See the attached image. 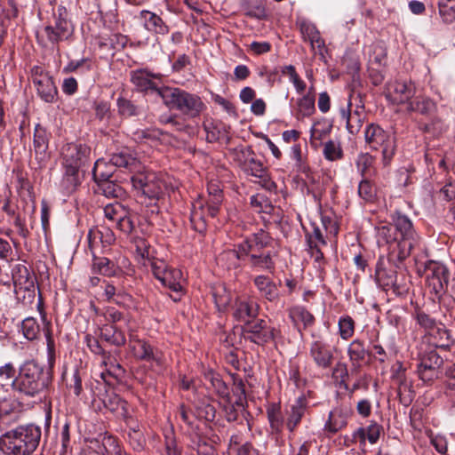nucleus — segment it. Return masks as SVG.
I'll return each instance as SVG.
<instances>
[{
  "instance_id": "338daca9",
  "label": "nucleus",
  "mask_w": 455,
  "mask_h": 455,
  "mask_svg": "<svg viewBox=\"0 0 455 455\" xmlns=\"http://www.w3.org/2000/svg\"><path fill=\"white\" fill-rule=\"evenodd\" d=\"M81 68H84L85 71L91 70L92 69L91 61L88 59H81L79 60H72L67 65V67L65 68V70H67L68 72H76Z\"/></svg>"
},
{
  "instance_id": "774afa93",
  "label": "nucleus",
  "mask_w": 455,
  "mask_h": 455,
  "mask_svg": "<svg viewBox=\"0 0 455 455\" xmlns=\"http://www.w3.org/2000/svg\"><path fill=\"white\" fill-rule=\"evenodd\" d=\"M392 378L401 386L405 381V368L401 362H396L392 368Z\"/></svg>"
},
{
  "instance_id": "72a5a7b5",
  "label": "nucleus",
  "mask_w": 455,
  "mask_h": 455,
  "mask_svg": "<svg viewBox=\"0 0 455 455\" xmlns=\"http://www.w3.org/2000/svg\"><path fill=\"white\" fill-rule=\"evenodd\" d=\"M240 260H244L243 255L242 254L241 243L238 244L237 249L225 250L217 257V263L228 269L237 267Z\"/></svg>"
},
{
  "instance_id": "bb28decb",
  "label": "nucleus",
  "mask_w": 455,
  "mask_h": 455,
  "mask_svg": "<svg viewBox=\"0 0 455 455\" xmlns=\"http://www.w3.org/2000/svg\"><path fill=\"white\" fill-rule=\"evenodd\" d=\"M367 350L361 339H354L347 347V355L351 364V373H357L365 360Z\"/></svg>"
},
{
  "instance_id": "9b49d317",
  "label": "nucleus",
  "mask_w": 455,
  "mask_h": 455,
  "mask_svg": "<svg viewBox=\"0 0 455 455\" xmlns=\"http://www.w3.org/2000/svg\"><path fill=\"white\" fill-rule=\"evenodd\" d=\"M130 349L138 360L146 361L159 369L165 366V357L162 351L155 348L145 339H131Z\"/></svg>"
},
{
  "instance_id": "8fccbe9b",
  "label": "nucleus",
  "mask_w": 455,
  "mask_h": 455,
  "mask_svg": "<svg viewBox=\"0 0 455 455\" xmlns=\"http://www.w3.org/2000/svg\"><path fill=\"white\" fill-rule=\"evenodd\" d=\"M21 331L27 339L34 340L40 333V326L34 317H27L21 323Z\"/></svg>"
},
{
  "instance_id": "f3484780",
  "label": "nucleus",
  "mask_w": 455,
  "mask_h": 455,
  "mask_svg": "<svg viewBox=\"0 0 455 455\" xmlns=\"http://www.w3.org/2000/svg\"><path fill=\"white\" fill-rule=\"evenodd\" d=\"M90 154V148L84 144L68 143L61 149L64 164L75 172L83 164Z\"/></svg>"
},
{
  "instance_id": "13d9d810",
  "label": "nucleus",
  "mask_w": 455,
  "mask_h": 455,
  "mask_svg": "<svg viewBox=\"0 0 455 455\" xmlns=\"http://www.w3.org/2000/svg\"><path fill=\"white\" fill-rule=\"evenodd\" d=\"M16 369L12 363H7L0 366V383L12 387L13 379L16 377Z\"/></svg>"
},
{
  "instance_id": "412c9836",
  "label": "nucleus",
  "mask_w": 455,
  "mask_h": 455,
  "mask_svg": "<svg viewBox=\"0 0 455 455\" xmlns=\"http://www.w3.org/2000/svg\"><path fill=\"white\" fill-rule=\"evenodd\" d=\"M48 143L49 138L46 130L40 124H36L34 130L33 151L39 167L44 166L49 160Z\"/></svg>"
},
{
  "instance_id": "e2e57ef3",
  "label": "nucleus",
  "mask_w": 455,
  "mask_h": 455,
  "mask_svg": "<svg viewBox=\"0 0 455 455\" xmlns=\"http://www.w3.org/2000/svg\"><path fill=\"white\" fill-rule=\"evenodd\" d=\"M381 427L377 423H371L366 429H360L363 437H366L371 443H376L379 438Z\"/></svg>"
},
{
  "instance_id": "6e6d98bb",
  "label": "nucleus",
  "mask_w": 455,
  "mask_h": 455,
  "mask_svg": "<svg viewBox=\"0 0 455 455\" xmlns=\"http://www.w3.org/2000/svg\"><path fill=\"white\" fill-rule=\"evenodd\" d=\"M205 377L210 380L212 388L220 396L227 397L228 395V388L218 374L209 372Z\"/></svg>"
},
{
  "instance_id": "bf43d9fd",
  "label": "nucleus",
  "mask_w": 455,
  "mask_h": 455,
  "mask_svg": "<svg viewBox=\"0 0 455 455\" xmlns=\"http://www.w3.org/2000/svg\"><path fill=\"white\" fill-rule=\"evenodd\" d=\"M438 12L444 23L451 24L455 21V4H438Z\"/></svg>"
},
{
  "instance_id": "4d7b16f0",
  "label": "nucleus",
  "mask_w": 455,
  "mask_h": 455,
  "mask_svg": "<svg viewBox=\"0 0 455 455\" xmlns=\"http://www.w3.org/2000/svg\"><path fill=\"white\" fill-rule=\"evenodd\" d=\"M306 238L308 247H319L326 245V241L323 238L322 231L318 227L313 226L312 231L307 233Z\"/></svg>"
},
{
  "instance_id": "a211bd4d",
  "label": "nucleus",
  "mask_w": 455,
  "mask_h": 455,
  "mask_svg": "<svg viewBox=\"0 0 455 455\" xmlns=\"http://www.w3.org/2000/svg\"><path fill=\"white\" fill-rule=\"evenodd\" d=\"M309 358L317 368L328 369L334 361L332 347L323 339L312 341L308 347Z\"/></svg>"
},
{
  "instance_id": "3c124183",
  "label": "nucleus",
  "mask_w": 455,
  "mask_h": 455,
  "mask_svg": "<svg viewBox=\"0 0 455 455\" xmlns=\"http://www.w3.org/2000/svg\"><path fill=\"white\" fill-rule=\"evenodd\" d=\"M315 111V97L311 94L304 95L298 100V115L302 117L312 116Z\"/></svg>"
},
{
  "instance_id": "20e7f679",
  "label": "nucleus",
  "mask_w": 455,
  "mask_h": 455,
  "mask_svg": "<svg viewBox=\"0 0 455 455\" xmlns=\"http://www.w3.org/2000/svg\"><path fill=\"white\" fill-rule=\"evenodd\" d=\"M158 95L170 109H176L189 117L198 116L205 108L202 99L180 88L163 87Z\"/></svg>"
},
{
  "instance_id": "79ce46f5",
  "label": "nucleus",
  "mask_w": 455,
  "mask_h": 455,
  "mask_svg": "<svg viewBox=\"0 0 455 455\" xmlns=\"http://www.w3.org/2000/svg\"><path fill=\"white\" fill-rule=\"evenodd\" d=\"M250 267L254 270H265L272 272L275 269V263L272 259V253L267 251V253L260 254L259 256H253L251 259H246Z\"/></svg>"
},
{
  "instance_id": "cd10ccee",
  "label": "nucleus",
  "mask_w": 455,
  "mask_h": 455,
  "mask_svg": "<svg viewBox=\"0 0 455 455\" xmlns=\"http://www.w3.org/2000/svg\"><path fill=\"white\" fill-rule=\"evenodd\" d=\"M155 76L146 69H139L131 73V81L138 90L146 92H156L158 95V91L163 87H156L151 80V77Z\"/></svg>"
},
{
  "instance_id": "6ab92c4d",
  "label": "nucleus",
  "mask_w": 455,
  "mask_h": 455,
  "mask_svg": "<svg viewBox=\"0 0 455 455\" xmlns=\"http://www.w3.org/2000/svg\"><path fill=\"white\" fill-rule=\"evenodd\" d=\"M270 242V236L264 230L260 229L259 232L254 233L251 237L241 243V250L244 260L251 259L252 255L259 256L267 253V251L263 250L268 246Z\"/></svg>"
},
{
  "instance_id": "f704fd0d",
  "label": "nucleus",
  "mask_w": 455,
  "mask_h": 455,
  "mask_svg": "<svg viewBox=\"0 0 455 455\" xmlns=\"http://www.w3.org/2000/svg\"><path fill=\"white\" fill-rule=\"evenodd\" d=\"M160 282L171 291L180 292L182 291L185 279L181 270L178 268H169L160 279Z\"/></svg>"
},
{
  "instance_id": "0e129e2a",
  "label": "nucleus",
  "mask_w": 455,
  "mask_h": 455,
  "mask_svg": "<svg viewBox=\"0 0 455 455\" xmlns=\"http://www.w3.org/2000/svg\"><path fill=\"white\" fill-rule=\"evenodd\" d=\"M117 108L120 115L124 116H132L136 115V107L128 100L124 98L117 99Z\"/></svg>"
},
{
  "instance_id": "ea45409f",
  "label": "nucleus",
  "mask_w": 455,
  "mask_h": 455,
  "mask_svg": "<svg viewBox=\"0 0 455 455\" xmlns=\"http://www.w3.org/2000/svg\"><path fill=\"white\" fill-rule=\"evenodd\" d=\"M93 257L92 269L94 272L107 276L116 275L118 272V267L116 264L105 257Z\"/></svg>"
},
{
  "instance_id": "7ed1b4c3",
  "label": "nucleus",
  "mask_w": 455,
  "mask_h": 455,
  "mask_svg": "<svg viewBox=\"0 0 455 455\" xmlns=\"http://www.w3.org/2000/svg\"><path fill=\"white\" fill-rule=\"evenodd\" d=\"M208 198L198 196L192 204L190 221L193 228L204 233L208 218H215L220 209L223 194L219 180H211L207 185Z\"/></svg>"
},
{
  "instance_id": "4be33fe9",
  "label": "nucleus",
  "mask_w": 455,
  "mask_h": 455,
  "mask_svg": "<svg viewBox=\"0 0 455 455\" xmlns=\"http://www.w3.org/2000/svg\"><path fill=\"white\" fill-rule=\"evenodd\" d=\"M259 314V305L244 298H237L233 307V316L238 322L249 323L250 320L255 318Z\"/></svg>"
},
{
  "instance_id": "49530a36",
  "label": "nucleus",
  "mask_w": 455,
  "mask_h": 455,
  "mask_svg": "<svg viewBox=\"0 0 455 455\" xmlns=\"http://www.w3.org/2000/svg\"><path fill=\"white\" fill-rule=\"evenodd\" d=\"M375 275L379 285L385 290H388L395 284L396 273L395 270L386 269L378 266Z\"/></svg>"
},
{
  "instance_id": "2f4dec72",
  "label": "nucleus",
  "mask_w": 455,
  "mask_h": 455,
  "mask_svg": "<svg viewBox=\"0 0 455 455\" xmlns=\"http://www.w3.org/2000/svg\"><path fill=\"white\" fill-rule=\"evenodd\" d=\"M259 292L269 301H274L278 299L277 285L266 275H257L253 280Z\"/></svg>"
},
{
  "instance_id": "a19ab883",
  "label": "nucleus",
  "mask_w": 455,
  "mask_h": 455,
  "mask_svg": "<svg viewBox=\"0 0 455 455\" xmlns=\"http://www.w3.org/2000/svg\"><path fill=\"white\" fill-rule=\"evenodd\" d=\"M135 246V257L139 263L148 267V261L151 260V248L149 243L142 237H135L132 240Z\"/></svg>"
},
{
  "instance_id": "f257e3e1",
  "label": "nucleus",
  "mask_w": 455,
  "mask_h": 455,
  "mask_svg": "<svg viewBox=\"0 0 455 455\" xmlns=\"http://www.w3.org/2000/svg\"><path fill=\"white\" fill-rule=\"evenodd\" d=\"M378 235L387 244L388 258L393 261H402L409 257L419 242L411 220L400 212L392 215L391 225L379 228Z\"/></svg>"
},
{
  "instance_id": "4c0bfd02",
  "label": "nucleus",
  "mask_w": 455,
  "mask_h": 455,
  "mask_svg": "<svg viewBox=\"0 0 455 455\" xmlns=\"http://www.w3.org/2000/svg\"><path fill=\"white\" fill-rule=\"evenodd\" d=\"M107 357L105 354L102 355L101 365L104 366V370L100 371V378L106 382L110 383L111 379H117L123 375L124 370L122 367L116 363L114 360H110Z\"/></svg>"
},
{
  "instance_id": "1a4fd4ad",
  "label": "nucleus",
  "mask_w": 455,
  "mask_h": 455,
  "mask_svg": "<svg viewBox=\"0 0 455 455\" xmlns=\"http://www.w3.org/2000/svg\"><path fill=\"white\" fill-rule=\"evenodd\" d=\"M416 84L411 80H396L387 84L385 96L392 105L408 107L416 95Z\"/></svg>"
},
{
  "instance_id": "b1692460",
  "label": "nucleus",
  "mask_w": 455,
  "mask_h": 455,
  "mask_svg": "<svg viewBox=\"0 0 455 455\" xmlns=\"http://www.w3.org/2000/svg\"><path fill=\"white\" fill-rule=\"evenodd\" d=\"M110 162L117 166L124 167L133 174L138 171L144 169L140 161L133 155L129 148H123L118 152L112 154Z\"/></svg>"
},
{
  "instance_id": "7c9ffc66",
  "label": "nucleus",
  "mask_w": 455,
  "mask_h": 455,
  "mask_svg": "<svg viewBox=\"0 0 455 455\" xmlns=\"http://www.w3.org/2000/svg\"><path fill=\"white\" fill-rule=\"evenodd\" d=\"M307 410V400L305 396H299L296 399L294 403L291 406V410L288 412V418L286 421V427L289 431L293 432L296 427L300 422L303 415Z\"/></svg>"
},
{
  "instance_id": "4468645a",
  "label": "nucleus",
  "mask_w": 455,
  "mask_h": 455,
  "mask_svg": "<svg viewBox=\"0 0 455 455\" xmlns=\"http://www.w3.org/2000/svg\"><path fill=\"white\" fill-rule=\"evenodd\" d=\"M31 76L39 97L45 102H53L57 97V88L52 76L39 66L31 68Z\"/></svg>"
},
{
  "instance_id": "e433bc0d",
  "label": "nucleus",
  "mask_w": 455,
  "mask_h": 455,
  "mask_svg": "<svg viewBox=\"0 0 455 455\" xmlns=\"http://www.w3.org/2000/svg\"><path fill=\"white\" fill-rule=\"evenodd\" d=\"M212 298L219 311L225 310L232 300V294L224 283H215L212 289Z\"/></svg>"
},
{
  "instance_id": "473e14b6",
  "label": "nucleus",
  "mask_w": 455,
  "mask_h": 455,
  "mask_svg": "<svg viewBox=\"0 0 455 455\" xmlns=\"http://www.w3.org/2000/svg\"><path fill=\"white\" fill-rule=\"evenodd\" d=\"M428 342L433 347L447 349L452 344V339L450 331L443 323H440L428 334Z\"/></svg>"
},
{
  "instance_id": "c756f323",
  "label": "nucleus",
  "mask_w": 455,
  "mask_h": 455,
  "mask_svg": "<svg viewBox=\"0 0 455 455\" xmlns=\"http://www.w3.org/2000/svg\"><path fill=\"white\" fill-rule=\"evenodd\" d=\"M448 281V271L443 267H437L427 278V285L435 297L440 299L444 292Z\"/></svg>"
},
{
  "instance_id": "9d476101",
  "label": "nucleus",
  "mask_w": 455,
  "mask_h": 455,
  "mask_svg": "<svg viewBox=\"0 0 455 455\" xmlns=\"http://www.w3.org/2000/svg\"><path fill=\"white\" fill-rule=\"evenodd\" d=\"M104 217L124 234H132L135 228L133 216L130 209L118 202L108 204L103 208Z\"/></svg>"
},
{
  "instance_id": "0eeeda50",
  "label": "nucleus",
  "mask_w": 455,
  "mask_h": 455,
  "mask_svg": "<svg viewBox=\"0 0 455 455\" xmlns=\"http://www.w3.org/2000/svg\"><path fill=\"white\" fill-rule=\"evenodd\" d=\"M365 142L373 150L381 149L383 163L388 164L395 151V137L379 124H369L364 132Z\"/></svg>"
},
{
  "instance_id": "37998d69",
  "label": "nucleus",
  "mask_w": 455,
  "mask_h": 455,
  "mask_svg": "<svg viewBox=\"0 0 455 455\" xmlns=\"http://www.w3.org/2000/svg\"><path fill=\"white\" fill-rule=\"evenodd\" d=\"M374 158L369 153H361L355 159V166L359 174L365 179L368 175L375 174L373 168Z\"/></svg>"
},
{
  "instance_id": "603ef678",
  "label": "nucleus",
  "mask_w": 455,
  "mask_h": 455,
  "mask_svg": "<svg viewBox=\"0 0 455 455\" xmlns=\"http://www.w3.org/2000/svg\"><path fill=\"white\" fill-rule=\"evenodd\" d=\"M267 413L271 429L276 433L281 432L283 426V419L280 408L275 404H272L267 408Z\"/></svg>"
},
{
  "instance_id": "dca6fc26",
  "label": "nucleus",
  "mask_w": 455,
  "mask_h": 455,
  "mask_svg": "<svg viewBox=\"0 0 455 455\" xmlns=\"http://www.w3.org/2000/svg\"><path fill=\"white\" fill-rule=\"evenodd\" d=\"M442 365V357L436 352L430 351L420 358L418 376L424 383H431L439 377Z\"/></svg>"
},
{
  "instance_id": "6e6552de",
  "label": "nucleus",
  "mask_w": 455,
  "mask_h": 455,
  "mask_svg": "<svg viewBox=\"0 0 455 455\" xmlns=\"http://www.w3.org/2000/svg\"><path fill=\"white\" fill-rule=\"evenodd\" d=\"M131 180L136 190L151 199L158 198L164 191V183L156 172L142 169L135 172Z\"/></svg>"
},
{
  "instance_id": "f03ea898",
  "label": "nucleus",
  "mask_w": 455,
  "mask_h": 455,
  "mask_svg": "<svg viewBox=\"0 0 455 455\" xmlns=\"http://www.w3.org/2000/svg\"><path fill=\"white\" fill-rule=\"evenodd\" d=\"M40 439V427L19 426L0 436V449L6 455H30L37 448Z\"/></svg>"
},
{
  "instance_id": "39448f33",
  "label": "nucleus",
  "mask_w": 455,
  "mask_h": 455,
  "mask_svg": "<svg viewBox=\"0 0 455 455\" xmlns=\"http://www.w3.org/2000/svg\"><path fill=\"white\" fill-rule=\"evenodd\" d=\"M42 370L33 361L25 362L20 365L19 372L12 382L15 392L34 397L44 388L41 379Z\"/></svg>"
},
{
  "instance_id": "a878e982",
  "label": "nucleus",
  "mask_w": 455,
  "mask_h": 455,
  "mask_svg": "<svg viewBox=\"0 0 455 455\" xmlns=\"http://www.w3.org/2000/svg\"><path fill=\"white\" fill-rule=\"evenodd\" d=\"M100 439L91 441V448L100 455H121V448L116 437L103 435Z\"/></svg>"
},
{
  "instance_id": "c03bdc74",
  "label": "nucleus",
  "mask_w": 455,
  "mask_h": 455,
  "mask_svg": "<svg viewBox=\"0 0 455 455\" xmlns=\"http://www.w3.org/2000/svg\"><path fill=\"white\" fill-rule=\"evenodd\" d=\"M243 169L248 174L260 179L263 186H267L269 180H267V171L260 161L251 157L245 162Z\"/></svg>"
},
{
  "instance_id": "052dcab7",
  "label": "nucleus",
  "mask_w": 455,
  "mask_h": 455,
  "mask_svg": "<svg viewBox=\"0 0 455 455\" xmlns=\"http://www.w3.org/2000/svg\"><path fill=\"white\" fill-rule=\"evenodd\" d=\"M151 267V271L155 277L160 281L166 271L170 268L164 260L151 258V260L148 261V266Z\"/></svg>"
},
{
  "instance_id": "423d86ee",
  "label": "nucleus",
  "mask_w": 455,
  "mask_h": 455,
  "mask_svg": "<svg viewBox=\"0 0 455 455\" xmlns=\"http://www.w3.org/2000/svg\"><path fill=\"white\" fill-rule=\"evenodd\" d=\"M66 15V8L60 7L55 25L46 26L37 32V40L43 46L58 44L61 41L68 40L73 35V25L68 20Z\"/></svg>"
},
{
  "instance_id": "de8ad7c7",
  "label": "nucleus",
  "mask_w": 455,
  "mask_h": 455,
  "mask_svg": "<svg viewBox=\"0 0 455 455\" xmlns=\"http://www.w3.org/2000/svg\"><path fill=\"white\" fill-rule=\"evenodd\" d=\"M103 403L105 407L115 414L124 415L126 413L127 403L116 394H108Z\"/></svg>"
},
{
  "instance_id": "5701e85b",
  "label": "nucleus",
  "mask_w": 455,
  "mask_h": 455,
  "mask_svg": "<svg viewBox=\"0 0 455 455\" xmlns=\"http://www.w3.org/2000/svg\"><path fill=\"white\" fill-rule=\"evenodd\" d=\"M351 413V410L345 406L334 408L329 413L328 420L324 424V431L331 434L339 432L347 426Z\"/></svg>"
},
{
  "instance_id": "f8f14e48",
  "label": "nucleus",
  "mask_w": 455,
  "mask_h": 455,
  "mask_svg": "<svg viewBox=\"0 0 455 455\" xmlns=\"http://www.w3.org/2000/svg\"><path fill=\"white\" fill-rule=\"evenodd\" d=\"M88 247L92 256L107 251L116 241L112 229L104 225L92 228L87 235Z\"/></svg>"
},
{
  "instance_id": "ddd939ff",
  "label": "nucleus",
  "mask_w": 455,
  "mask_h": 455,
  "mask_svg": "<svg viewBox=\"0 0 455 455\" xmlns=\"http://www.w3.org/2000/svg\"><path fill=\"white\" fill-rule=\"evenodd\" d=\"M296 26L299 29L302 40L309 43L311 51L323 57L325 42L315 24L304 17H298L296 19Z\"/></svg>"
},
{
  "instance_id": "680f3d73",
  "label": "nucleus",
  "mask_w": 455,
  "mask_h": 455,
  "mask_svg": "<svg viewBox=\"0 0 455 455\" xmlns=\"http://www.w3.org/2000/svg\"><path fill=\"white\" fill-rule=\"evenodd\" d=\"M416 319L418 323L427 331V335L433 331L434 328H436L441 323H437L435 319L431 318L424 312L417 313Z\"/></svg>"
},
{
  "instance_id": "2eb2a0df",
  "label": "nucleus",
  "mask_w": 455,
  "mask_h": 455,
  "mask_svg": "<svg viewBox=\"0 0 455 455\" xmlns=\"http://www.w3.org/2000/svg\"><path fill=\"white\" fill-rule=\"evenodd\" d=\"M246 333L248 339L258 345H264L281 337V331L270 326L263 319L247 323Z\"/></svg>"
},
{
  "instance_id": "69168bd1",
  "label": "nucleus",
  "mask_w": 455,
  "mask_h": 455,
  "mask_svg": "<svg viewBox=\"0 0 455 455\" xmlns=\"http://www.w3.org/2000/svg\"><path fill=\"white\" fill-rule=\"evenodd\" d=\"M103 193L106 196L108 197H122L124 195V191L123 188L116 184L112 182H106L103 184Z\"/></svg>"
},
{
  "instance_id": "5fc2aeb1",
  "label": "nucleus",
  "mask_w": 455,
  "mask_h": 455,
  "mask_svg": "<svg viewBox=\"0 0 455 455\" xmlns=\"http://www.w3.org/2000/svg\"><path fill=\"white\" fill-rule=\"evenodd\" d=\"M323 154L329 161H337L343 156L340 144L333 140H329L324 144Z\"/></svg>"
},
{
  "instance_id": "864d4df0",
  "label": "nucleus",
  "mask_w": 455,
  "mask_h": 455,
  "mask_svg": "<svg viewBox=\"0 0 455 455\" xmlns=\"http://www.w3.org/2000/svg\"><path fill=\"white\" fill-rule=\"evenodd\" d=\"M359 196L367 203H372L376 198V189L368 179H363L358 185Z\"/></svg>"
},
{
  "instance_id": "393cba45",
  "label": "nucleus",
  "mask_w": 455,
  "mask_h": 455,
  "mask_svg": "<svg viewBox=\"0 0 455 455\" xmlns=\"http://www.w3.org/2000/svg\"><path fill=\"white\" fill-rule=\"evenodd\" d=\"M289 317L293 326L302 334V331L315 324V316L303 306H294L289 309Z\"/></svg>"
},
{
  "instance_id": "c85d7f7f",
  "label": "nucleus",
  "mask_w": 455,
  "mask_h": 455,
  "mask_svg": "<svg viewBox=\"0 0 455 455\" xmlns=\"http://www.w3.org/2000/svg\"><path fill=\"white\" fill-rule=\"evenodd\" d=\"M140 18L143 20V27L149 32L165 35L169 32L168 26L162 18L148 10L140 12Z\"/></svg>"
},
{
  "instance_id": "09e8293b",
  "label": "nucleus",
  "mask_w": 455,
  "mask_h": 455,
  "mask_svg": "<svg viewBox=\"0 0 455 455\" xmlns=\"http://www.w3.org/2000/svg\"><path fill=\"white\" fill-rule=\"evenodd\" d=\"M339 334L344 340L353 337L355 333V323L349 315H342L338 321Z\"/></svg>"
},
{
  "instance_id": "58836bf2",
  "label": "nucleus",
  "mask_w": 455,
  "mask_h": 455,
  "mask_svg": "<svg viewBox=\"0 0 455 455\" xmlns=\"http://www.w3.org/2000/svg\"><path fill=\"white\" fill-rule=\"evenodd\" d=\"M100 337L108 343L115 346H123L126 341L124 332L114 324H104L100 328Z\"/></svg>"
},
{
  "instance_id": "c9c22d12",
  "label": "nucleus",
  "mask_w": 455,
  "mask_h": 455,
  "mask_svg": "<svg viewBox=\"0 0 455 455\" xmlns=\"http://www.w3.org/2000/svg\"><path fill=\"white\" fill-rule=\"evenodd\" d=\"M435 109V103L430 98L422 95H415L406 108L408 113L418 112L422 115H428Z\"/></svg>"
},
{
  "instance_id": "a18cd8bd",
  "label": "nucleus",
  "mask_w": 455,
  "mask_h": 455,
  "mask_svg": "<svg viewBox=\"0 0 455 455\" xmlns=\"http://www.w3.org/2000/svg\"><path fill=\"white\" fill-rule=\"evenodd\" d=\"M341 116L346 120V126L349 133L356 134L361 127L363 126V117L358 115V116H351V102L347 103V109L341 110Z\"/></svg>"
},
{
  "instance_id": "aec40b11",
  "label": "nucleus",
  "mask_w": 455,
  "mask_h": 455,
  "mask_svg": "<svg viewBox=\"0 0 455 455\" xmlns=\"http://www.w3.org/2000/svg\"><path fill=\"white\" fill-rule=\"evenodd\" d=\"M14 291L17 294L21 291L28 292V297L35 294V277L23 264H17L12 271Z\"/></svg>"
}]
</instances>
